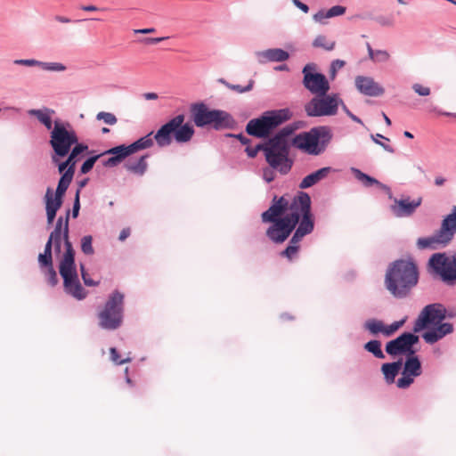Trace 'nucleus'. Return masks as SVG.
Instances as JSON below:
<instances>
[{
	"mask_svg": "<svg viewBox=\"0 0 456 456\" xmlns=\"http://www.w3.org/2000/svg\"><path fill=\"white\" fill-rule=\"evenodd\" d=\"M291 118L292 112L289 109L269 110L265 112L260 118L251 119L246 126V131L250 135L265 138L273 130Z\"/></svg>",
	"mask_w": 456,
	"mask_h": 456,
	"instance_id": "0eeeda50",
	"label": "nucleus"
},
{
	"mask_svg": "<svg viewBox=\"0 0 456 456\" xmlns=\"http://www.w3.org/2000/svg\"><path fill=\"white\" fill-rule=\"evenodd\" d=\"M428 267L446 284L456 283V256L451 258L444 253H435L428 260Z\"/></svg>",
	"mask_w": 456,
	"mask_h": 456,
	"instance_id": "4468645a",
	"label": "nucleus"
},
{
	"mask_svg": "<svg viewBox=\"0 0 456 456\" xmlns=\"http://www.w3.org/2000/svg\"><path fill=\"white\" fill-rule=\"evenodd\" d=\"M419 270L411 260H396L387 268L385 275L386 289L396 298L408 297L418 284Z\"/></svg>",
	"mask_w": 456,
	"mask_h": 456,
	"instance_id": "f03ea898",
	"label": "nucleus"
},
{
	"mask_svg": "<svg viewBox=\"0 0 456 456\" xmlns=\"http://www.w3.org/2000/svg\"><path fill=\"white\" fill-rule=\"evenodd\" d=\"M314 67L307 64L304 67L302 73L304 75L303 85L313 94H325L330 90V83L327 77L318 72H313Z\"/></svg>",
	"mask_w": 456,
	"mask_h": 456,
	"instance_id": "2eb2a0df",
	"label": "nucleus"
},
{
	"mask_svg": "<svg viewBox=\"0 0 456 456\" xmlns=\"http://www.w3.org/2000/svg\"><path fill=\"white\" fill-rule=\"evenodd\" d=\"M93 238L91 235L84 236L81 239V250L86 255H93L94 250L92 245Z\"/></svg>",
	"mask_w": 456,
	"mask_h": 456,
	"instance_id": "c9c22d12",
	"label": "nucleus"
},
{
	"mask_svg": "<svg viewBox=\"0 0 456 456\" xmlns=\"http://www.w3.org/2000/svg\"><path fill=\"white\" fill-rule=\"evenodd\" d=\"M262 220L272 223L266 230V236L276 244L284 242L298 224L289 246L280 253L291 261L297 256L302 239L314 231L311 198L305 192H299L291 201L285 197H274L271 207L262 214Z\"/></svg>",
	"mask_w": 456,
	"mask_h": 456,
	"instance_id": "f257e3e1",
	"label": "nucleus"
},
{
	"mask_svg": "<svg viewBox=\"0 0 456 456\" xmlns=\"http://www.w3.org/2000/svg\"><path fill=\"white\" fill-rule=\"evenodd\" d=\"M69 212L68 211L66 214L65 219L62 217H59L54 230L50 234V239L54 240V247L55 248L60 251L61 250V230L63 229V232L65 231V222L67 218L69 219ZM63 239L65 240V237L63 236Z\"/></svg>",
	"mask_w": 456,
	"mask_h": 456,
	"instance_id": "a878e982",
	"label": "nucleus"
},
{
	"mask_svg": "<svg viewBox=\"0 0 456 456\" xmlns=\"http://www.w3.org/2000/svg\"><path fill=\"white\" fill-rule=\"evenodd\" d=\"M314 47H321L327 51H331L336 45L335 41H329L325 36H318L313 42Z\"/></svg>",
	"mask_w": 456,
	"mask_h": 456,
	"instance_id": "2f4dec72",
	"label": "nucleus"
},
{
	"mask_svg": "<svg viewBox=\"0 0 456 456\" xmlns=\"http://www.w3.org/2000/svg\"><path fill=\"white\" fill-rule=\"evenodd\" d=\"M166 38L167 37H151V38H146L145 42L148 44H158V43L165 40Z\"/></svg>",
	"mask_w": 456,
	"mask_h": 456,
	"instance_id": "69168bd1",
	"label": "nucleus"
},
{
	"mask_svg": "<svg viewBox=\"0 0 456 456\" xmlns=\"http://www.w3.org/2000/svg\"><path fill=\"white\" fill-rule=\"evenodd\" d=\"M263 151L267 163L273 168L278 169L283 175L289 172L292 161L289 159V141H282L280 137L273 136L264 144Z\"/></svg>",
	"mask_w": 456,
	"mask_h": 456,
	"instance_id": "9d476101",
	"label": "nucleus"
},
{
	"mask_svg": "<svg viewBox=\"0 0 456 456\" xmlns=\"http://www.w3.org/2000/svg\"><path fill=\"white\" fill-rule=\"evenodd\" d=\"M264 179L267 182V183H271L272 181H273L274 179V173L273 171L270 170V169H265L264 170Z\"/></svg>",
	"mask_w": 456,
	"mask_h": 456,
	"instance_id": "bf43d9fd",
	"label": "nucleus"
},
{
	"mask_svg": "<svg viewBox=\"0 0 456 456\" xmlns=\"http://www.w3.org/2000/svg\"><path fill=\"white\" fill-rule=\"evenodd\" d=\"M343 100L338 94H318L313 97L305 105V111L308 117H331L338 114Z\"/></svg>",
	"mask_w": 456,
	"mask_h": 456,
	"instance_id": "9b49d317",
	"label": "nucleus"
},
{
	"mask_svg": "<svg viewBox=\"0 0 456 456\" xmlns=\"http://www.w3.org/2000/svg\"><path fill=\"white\" fill-rule=\"evenodd\" d=\"M96 119L102 120L105 124L113 126L117 124L118 118L117 117L110 112L101 111L96 115Z\"/></svg>",
	"mask_w": 456,
	"mask_h": 456,
	"instance_id": "f704fd0d",
	"label": "nucleus"
},
{
	"mask_svg": "<svg viewBox=\"0 0 456 456\" xmlns=\"http://www.w3.org/2000/svg\"><path fill=\"white\" fill-rule=\"evenodd\" d=\"M345 64L346 62L341 60L333 61L330 66L331 76L334 77L336 76L337 71L342 69L345 66Z\"/></svg>",
	"mask_w": 456,
	"mask_h": 456,
	"instance_id": "603ef678",
	"label": "nucleus"
},
{
	"mask_svg": "<svg viewBox=\"0 0 456 456\" xmlns=\"http://www.w3.org/2000/svg\"><path fill=\"white\" fill-rule=\"evenodd\" d=\"M155 28H142V29H135L134 33H140V34H150L154 33Z\"/></svg>",
	"mask_w": 456,
	"mask_h": 456,
	"instance_id": "338daca9",
	"label": "nucleus"
},
{
	"mask_svg": "<svg viewBox=\"0 0 456 456\" xmlns=\"http://www.w3.org/2000/svg\"><path fill=\"white\" fill-rule=\"evenodd\" d=\"M223 83L230 89L233 90V91H236L237 93H240V94H242V93H246V92H248L252 89L253 87V84H254V81L253 80H250L248 84V86H241L240 85H232V84H229V83H226V82H224Z\"/></svg>",
	"mask_w": 456,
	"mask_h": 456,
	"instance_id": "58836bf2",
	"label": "nucleus"
},
{
	"mask_svg": "<svg viewBox=\"0 0 456 456\" xmlns=\"http://www.w3.org/2000/svg\"><path fill=\"white\" fill-rule=\"evenodd\" d=\"M355 86L360 93L368 96H380L385 92L384 88L370 77H356Z\"/></svg>",
	"mask_w": 456,
	"mask_h": 456,
	"instance_id": "aec40b11",
	"label": "nucleus"
},
{
	"mask_svg": "<svg viewBox=\"0 0 456 456\" xmlns=\"http://www.w3.org/2000/svg\"><path fill=\"white\" fill-rule=\"evenodd\" d=\"M184 122L183 115H177L167 123L163 125L154 135V139L159 147H166L171 144L174 131Z\"/></svg>",
	"mask_w": 456,
	"mask_h": 456,
	"instance_id": "a211bd4d",
	"label": "nucleus"
},
{
	"mask_svg": "<svg viewBox=\"0 0 456 456\" xmlns=\"http://www.w3.org/2000/svg\"><path fill=\"white\" fill-rule=\"evenodd\" d=\"M80 271H81V276L84 281V283L86 286H97L99 282L94 281L88 275V273L85 270V266L83 265H80Z\"/></svg>",
	"mask_w": 456,
	"mask_h": 456,
	"instance_id": "8fccbe9b",
	"label": "nucleus"
},
{
	"mask_svg": "<svg viewBox=\"0 0 456 456\" xmlns=\"http://www.w3.org/2000/svg\"><path fill=\"white\" fill-rule=\"evenodd\" d=\"M456 233V206L452 208V213L447 215L442 221L441 227L433 235L419 238L417 247L419 249H437L447 246Z\"/></svg>",
	"mask_w": 456,
	"mask_h": 456,
	"instance_id": "1a4fd4ad",
	"label": "nucleus"
},
{
	"mask_svg": "<svg viewBox=\"0 0 456 456\" xmlns=\"http://www.w3.org/2000/svg\"><path fill=\"white\" fill-rule=\"evenodd\" d=\"M104 154L111 155V157L107 159L102 160V165L107 167H117L120 164L126 157H128V153L126 149H125V145H119L114 148H111L104 152Z\"/></svg>",
	"mask_w": 456,
	"mask_h": 456,
	"instance_id": "4be33fe9",
	"label": "nucleus"
},
{
	"mask_svg": "<svg viewBox=\"0 0 456 456\" xmlns=\"http://www.w3.org/2000/svg\"><path fill=\"white\" fill-rule=\"evenodd\" d=\"M404 322H405V319H403L401 321L395 322H393L392 324H390L388 326H385L384 325L383 334L385 336H387V337L391 336L396 330H398L404 324Z\"/></svg>",
	"mask_w": 456,
	"mask_h": 456,
	"instance_id": "e433bc0d",
	"label": "nucleus"
},
{
	"mask_svg": "<svg viewBox=\"0 0 456 456\" xmlns=\"http://www.w3.org/2000/svg\"><path fill=\"white\" fill-rule=\"evenodd\" d=\"M110 354L111 361L118 365H120V364H123L126 362H129L132 361V359L130 357H126L125 359H120V355L115 347H111L110 349Z\"/></svg>",
	"mask_w": 456,
	"mask_h": 456,
	"instance_id": "a19ab883",
	"label": "nucleus"
},
{
	"mask_svg": "<svg viewBox=\"0 0 456 456\" xmlns=\"http://www.w3.org/2000/svg\"><path fill=\"white\" fill-rule=\"evenodd\" d=\"M340 106H342V109L346 113V115L348 117H350L352 118V120L357 122V123H362L361 119L359 118H357L356 116H354L348 109L347 107L345 105V103L343 102V104H340Z\"/></svg>",
	"mask_w": 456,
	"mask_h": 456,
	"instance_id": "13d9d810",
	"label": "nucleus"
},
{
	"mask_svg": "<svg viewBox=\"0 0 456 456\" xmlns=\"http://www.w3.org/2000/svg\"><path fill=\"white\" fill-rule=\"evenodd\" d=\"M328 18H329L328 11L327 12L320 11L314 15V20L318 22H322L324 19H328Z\"/></svg>",
	"mask_w": 456,
	"mask_h": 456,
	"instance_id": "4d7b16f0",
	"label": "nucleus"
},
{
	"mask_svg": "<svg viewBox=\"0 0 456 456\" xmlns=\"http://www.w3.org/2000/svg\"><path fill=\"white\" fill-rule=\"evenodd\" d=\"M88 150V146L84 143H79L78 142L74 143V145L71 147V150L69 152H71L74 156L77 158L79 157L80 154Z\"/></svg>",
	"mask_w": 456,
	"mask_h": 456,
	"instance_id": "09e8293b",
	"label": "nucleus"
},
{
	"mask_svg": "<svg viewBox=\"0 0 456 456\" xmlns=\"http://www.w3.org/2000/svg\"><path fill=\"white\" fill-rule=\"evenodd\" d=\"M125 296L118 290L113 291L105 305L98 313L99 326L104 330H114L123 322Z\"/></svg>",
	"mask_w": 456,
	"mask_h": 456,
	"instance_id": "6e6552de",
	"label": "nucleus"
},
{
	"mask_svg": "<svg viewBox=\"0 0 456 456\" xmlns=\"http://www.w3.org/2000/svg\"><path fill=\"white\" fill-rule=\"evenodd\" d=\"M194 134V129L190 124H182L174 131V138L177 142H187Z\"/></svg>",
	"mask_w": 456,
	"mask_h": 456,
	"instance_id": "393cba45",
	"label": "nucleus"
},
{
	"mask_svg": "<svg viewBox=\"0 0 456 456\" xmlns=\"http://www.w3.org/2000/svg\"><path fill=\"white\" fill-rule=\"evenodd\" d=\"M345 12H346L345 7L340 6V5H335L328 11V16H329V18L339 16V15L344 14Z\"/></svg>",
	"mask_w": 456,
	"mask_h": 456,
	"instance_id": "3c124183",
	"label": "nucleus"
},
{
	"mask_svg": "<svg viewBox=\"0 0 456 456\" xmlns=\"http://www.w3.org/2000/svg\"><path fill=\"white\" fill-rule=\"evenodd\" d=\"M72 179L73 176L70 175L69 172L64 173L58 183V186L54 195L53 190L51 188H47L45 195V201L47 223L49 224H51L53 222L57 211L61 207L62 198L67 189L69 188L70 183L72 182Z\"/></svg>",
	"mask_w": 456,
	"mask_h": 456,
	"instance_id": "ddd939ff",
	"label": "nucleus"
},
{
	"mask_svg": "<svg viewBox=\"0 0 456 456\" xmlns=\"http://www.w3.org/2000/svg\"><path fill=\"white\" fill-rule=\"evenodd\" d=\"M418 341V336L409 332H404L395 339L387 343L386 352L393 356L404 353H410L409 354H413L414 351L412 350V346Z\"/></svg>",
	"mask_w": 456,
	"mask_h": 456,
	"instance_id": "dca6fc26",
	"label": "nucleus"
},
{
	"mask_svg": "<svg viewBox=\"0 0 456 456\" xmlns=\"http://www.w3.org/2000/svg\"><path fill=\"white\" fill-rule=\"evenodd\" d=\"M38 262L41 267H50L53 266V256L52 254L44 252L39 254Z\"/></svg>",
	"mask_w": 456,
	"mask_h": 456,
	"instance_id": "c03bdc74",
	"label": "nucleus"
},
{
	"mask_svg": "<svg viewBox=\"0 0 456 456\" xmlns=\"http://www.w3.org/2000/svg\"><path fill=\"white\" fill-rule=\"evenodd\" d=\"M45 276L51 286H55L58 283V277L53 265L46 268Z\"/></svg>",
	"mask_w": 456,
	"mask_h": 456,
	"instance_id": "ea45409f",
	"label": "nucleus"
},
{
	"mask_svg": "<svg viewBox=\"0 0 456 456\" xmlns=\"http://www.w3.org/2000/svg\"><path fill=\"white\" fill-rule=\"evenodd\" d=\"M292 2L297 8H299L305 13L308 12L309 7L305 4L300 2L299 0H292Z\"/></svg>",
	"mask_w": 456,
	"mask_h": 456,
	"instance_id": "052dcab7",
	"label": "nucleus"
},
{
	"mask_svg": "<svg viewBox=\"0 0 456 456\" xmlns=\"http://www.w3.org/2000/svg\"><path fill=\"white\" fill-rule=\"evenodd\" d=\"M14 64L33 67V66H38L39 61H37L34 59H28V60L20 59V60H15Z\"/></svg>",
	"mask_w": 456,
	"mask_h": 456,
	"instance_id": "864d4df0",
	"label": "nucleus"
},
{
	"mask_svg": "<svg viewBox=\"0 0 456 456\" xmlns=\"http://www.w3.org/2000/svg\"><path fill=\"white\" fill-rule=\"evenodd\" d=\"M332 171H333V169L330 167H322V168L306 175L300 182L299 188L300 189H307V188L314 186L320 181L326 178Z\"/></svg>",
	"mask_w": 456,
	"mask_h": 456,
	"instance_id": "5701e85b",
	"label": "nucleus"
},
{
	"mask_svg": "<svg viewBox=\"0 0 456 456\" xmlns=\"http://www.w3.org/2000/svg\"><path fill=\"white\" fill-rule=\"evenodd\" d=\"M151 134L152 133H150L147 135L140 138L136 142H133L132 144L125 146V149H126L128 155H131L136 152L137 151L147 149L152 146L153 139L151 137Z\"/></svg>",
	"mask_w": 456,
	"mask_h": 456,
	"instance_id": "bb28decb",
	"label": "nucleus"
},
{
	"mask_svg": "<svg viewBox=\"0 0 456 456\" xmlns=\"http://www.w3.org/2000/svg\"><path fill=\"white\" fill-rule=\"evenodd\" d=\"M147 156H142L137 161L128 162L126 164V168L134 174L143 175L147 169Z\"/></svg>",
	"mask_w": 456,
	"mask_h": 456,
	"instance_id": "c756f323",
	"label": "nucleus"
},
{
	"mask_svg": "<svg viewBox=\"0 0 456 456\" xmlns=\"http://www.w3.org/2000/svg\"><path fill=\"white\" fill-rule=\"evenodd\" d=\"M378 138H382V139H385L387 141H389L388 138L383 136L382 134H377L375 135H371V139L374 141L375 143L380 145L385 151H387V152H390V153H394L395 152V150L393 147H391L390 145L388 144H386L384 142H379V139Z\"/></svg>",
	"mask_w": 456,
	"mask_h": 456,
	"instance_id": "49530a36",
	"label": "nucleus"
},
{
	"mask_svg": "<svg viewBox=\"0 0 456 456\" xmlns=\"http://www.w3.org/2000/svg\"><path fill=\"white\" fill-rule=\"evenodd\" d=\"M263 147H264V144H257L254 148L247 147L246 148V152H247L248 157L254 158V157L256 156V154H257V152L259 151H263Z\"/></svg>",
	"mask_w": 456,
	"mask_h": 456,
	"instance_id": "6e6d98bb",
	"label": "nucleus"
},
{
	"mask_svg": "<svg viewBox=\"0 0 456 456\" xmlns=\"http://www.w3.org/2000/svg\"><path fill=\"white\" fill-rule=\"evenodd\" d=\"M402 366V362L397 361L391 363H384L381 367L382 372L387 383L391 384L395 381Z\"/></svg>",
	"mask_w": 456,
	"mask_h": 456,
	"instance_id": "cd10ccee",
	"label": "nucleus"
},
{
	"mask_svg": "<svg viewBox=\"0 0 456 456\" xmlns=\"http://www.w3.org/2000/svg\"><path fill=\"white\" fill-rule=\"evenodd\" d=\"M67 169H69V166H68V164L65 161L59 163V165H58V171H59L60 174H61V175L64 174V172Z\"/></svg>",
	"mask_w": 456,
	"mask_h": 456,
	"instance_id": "e2e57ef3",
	"label": "nucleus"
},
{
	"mask_svg": "<svg viewBox=\"0 0 456 456\" xmlns=\"http://www.w3.org/2000/svg\"><path fill=\"white\" fill-rule=\"evenodd\" d=\"M444 183H445V179L444 177H442V176H436L435 178V184L436 186H442V185L444 184Z\"/></svg>",
	"mask_w": 456,
	"mask_h": 456,
	"instance_id": "774afa93",
	"label": "nucleus"
},
{
	"mask_svg": "<svg viewBox=\"0 0 456 456\" xmlns=\"http://www.w3.org/2000/svg\"><path fill=\"white\" fill-rule=\"evenodd\" d=\"M394 204L390 208L393 214L397 217L409 216L412 215L417 208L421 205L422 199L418 198L411 200L409 197L404 199H393Z\"/></svg>",
	"mask_w": 456,
	"mask_h": 456,
	"instance_id": "6ab92c4d",
	"label": "nucleus"
},
{
	"mask_svg": "<svg viewBox=\"0 0 456 456\" xmlns=\"http://www.w3.org/2000/svg\"><path fill=\"white\" fill-rule=\"evenodd\" d=\"M446 318V309L441 304H430L426 305L413 326L414 332L420 330L433 325L436 326L433 330H428L423 334L424 340L428 344H434L444 336L451 334L453 331L452 324L442 322Z\"/></svg>",
	"mask_w": 456,
	"mask_h": 456,
	"instance_id": "7ed1b4c3",
	"label": "nucleus"
},
{
	"mask_svg": "<svg viewBox=\"0 0 456 456\" xmlns=\"http://www.w3.org/2000/svg\"><path fill=\"white\" fill-rule=\"evenodd\" d=\"M389 59L390 54L388 53V52L385 50H376L372 61L377 62H385L387 61Z\"/></svg>",
	"mask_w": 456,
	"mask_h": 456,
	"instance_id": "a18cd8bd",
	"label": "nucleus"
},
{
	"mask_svg": "<svg viewBox=\"0 0 456 456\" xmlns=\"http://www.w3.org/2000/svg\"><path fill=\"white\" fill-rule=\"evenodd\" d=\"M191 118L198 127L212 125L216 129L226 126L230 116L223 110H209L206 104L195 103L191 106Z\"/></svg>",
	"mask_w": 456,
	"mask_h": 456,
	"instance_id": "f8f14e48",
	"label": "nucleus"
},
{
	"mask_svg": "<svg viewBox=\"0 0 456 456\" xmlns=\"http://www.w3.org/2000/svg\"><path fill=\"white\" fill-rule=\"evenodd\" d=\"M260 55L270 61H284L289 57L286 51L279 48L268 49L262 52Z\"/></svg>",
	"mask_w": 456,
	"mask_h": 456,
	"instance_id": "c85d7f7f",
	"label": "nucleus"
},
{
	"mask_svg": "<svg viewBox=\"0 0 456 456\" xmlns=\"http://www.w3.org/2000/svg\"><path fill=\"white\" fill-rule=\"evenodd\" d=\"M53 244H54V240L49 238L48 241L45 244L44 252L52 254V246H53Z\"/></svg>",
	"mask_w": 456,
	"mask_h": 456,
	"instance_id": "0e129e2a",
	"label": "nucleus"
},
{
	"mask_svg": "<svg viewBox=\"0 0 456 456\" xmlns=\"http://www.w3.org/2000/svg\"><path fill=\"white\" fill-rule=\"evenodd\" d=\"M38 67L48 71H64L66 69V66L60 62L39 61Z\"/></svg>",
	"mask_w": 456,
	"mask_h": 456,
	"instance_id": "473e14b6",
	"label": "nucleus"
},
{
	"mask_svg": "<svg viewBox=\"0 0 456 456\" xmlns=\"http://www.w3.org/2000/svg\"><path fill=\"white\" fill-rule=\"evenodd\" d=\"M351 173L354 175L355 179H357L365 187H371V186H379L380 189H382L389 197V199H393L391 189L379 182L377 179L364 174L360 169L352 167Z\"/></svg>",
	"mask_w": 456,
	"mask_h": 456,
	"instance_id": "412c9836",
	"label": "nucleus"
},
{
	"mask_svg": "<svg viewBox=\"0 0 456 456\" xmlns=\"http://www.w3.org/2000/svg\"><path fill=\"white\" fill-rule=\"evenodd\" d=\"M102 154H99V155H96V156H94V157H91L89 159H87L82 165L81 167V173L82 174H87L89 171H91V169L93 168L94 163L96 162V160L102 156Z\"/></svg>",
	"mask_w": 456,
	"mask_h": 456,
	"instance_id": "79ce46f5",
	"label": "nucleus"
},
{
	"mask_svg": "<svg viewBox=\"0 0 456 456\" xmlns=\"http://www.w3.org/2000/svg\"><path fill=\"white\" fill-rule=\"evenodd\" d=\"M130 228H124L121 232H120V234H119V240L121 241H124L127 237H129L130 235Z\"/></svg>",
	"mask_w": 456,
	"mask_h": 456,
	"instance_id": "680f3d73",
	"label": "nucleus"
},
{
	"mask_svg": "<svg viewBox=\"0 0 456 456\" xmlns=\"http://www.w3.org/2000/svg\"><path fill=\"white\" fill-rule=\"evenodd\" d=\"M78 137L73 126L69 122L61 119L53 121V127L50 132L49 143L53 151L52 160L57 163L60 158L66 157Z\"/></svg>",
	"mask_w": 456,
	"mask_h": 456,
	"instance_id": "423d86ee",
	"label": "nucleus"
},
{
	"mask_svg": "<svg viewBox=\"0 0 456 456\" xmlns=\"http://www.w3.org/2000/svg\"><path fill=\"white\" fill-rule=\"evenodd\" d=\"M364 349L373 354V355L379 359L385 358V355L381 350V343L378 340H370L364 345Z\"/></svg>",
	"mask_w": 456,
	"mask_h": 456,
	"instance_id": "7c9ffc66",
	"label": "nucleus"
},
{
	"mask_svg": "<svg viewBox=\"0 0 456 456\" xmlns=\"http://www.w3.org/2000/svg\"><path fill=\"white\" fill-rule=\"evenodd\" d=\"M422 368L417 355L409 354L403 366V377L397 379L396 385L399 388H407L414 381V378L420 376Z\"/></svg>",
	"mask_w": 456,
	"mask_h": 456,
	"instance_id": "f3484780",
	"label": "nucleus"
},
{
	"mask_svg": "<svg viewBox=\"0 0 456 456\" xmlns=\"http://www.w3.org/2000/svg\"><path fill=\"white\" fill-rule=\"evenodd\" d=\"M413 91L420 96H428L430 94L431 90L428 86L416 83L412 85Z\"/></svg>",
	"mask_w": 456,
	"mask_h": 456,
	"instance_id": "de8ad7c7",
	"label": "nucleus"
},
{
	"mask_svg": "<svg viewBox=\"0 0 456 456\" xmlns=\"http://www.w3.org/2000/svg\"><path fill=\"white\" fill-rule=\"evenodd\" d=\"M366 329L372 334L383 333L384 323L378 320H370L365 323Z\"/></svg>",
	"mask_w": 456,
	"mask_h": 456,
	"instance_id": "72a5a7b5",
	"label": "nucleus"
},
{
	"mask_svg": "<svg viewBox=\"0 0 456 456\" xmlns=\"http://www.w3.org/2000/svg\"><path fill=\"white\" fill-rule=\"evenodd\" d=\"M331 139L330 128L320 126L295 135L291 145L305 153L318 156L325 151Z\"/></svg>",
	"mask_w": 456,
	"mask_h": 456,
	"instance_id": "39448f33",
	"label": "nucleus"
},
{
	"mask_svg": "<svg viewBox=\"0 0 456 456\" xmlns=\"http://www.w3.org/2000/svg\"><path fill=\"white\" fill-rule=\"evenodd\" d=\"M296 129L297 126L289 125L281 129L274 136L280 137L282 141H289V136L291 135Z\"/></svg>",
	"mask_w": 456,
	"mask_h": 456,
	"instance_id": "4c0bfd02",
	"label": "nucleus"
},
{
	"mask_svg": "<svg viewBox=\"0 0 456 456\" xmlns=\"http://www.w3.org/2000/svg\"><path fill=\"white\" fill-rule=\"evenodd\" d=\"M28 114L36 117L38 121L45 126L46 129L52 131L53 127V122L52 120V116L54 114L53 110H30Z\"/></svg>",
	"mask_w": 456,
	"mask_h": 456,
	"instance_id": "b1692460",
	"label": "nucleus"
},
{
	"mask_svg": "<svg viewBox=\"0 0 456 456\" xmlns=\"http://www.w3.org/2000/svg\"><path fill=\"white\" fill-rule=\"evenodd\" d=\"M65 252L62 255L60 263V274L63 279V285L68 293L72 295L77 299H84L87 292L82 287L78 281L76 264H75V250L71 242L68 240V219L65 222Z\"/></svg>",
	"mask_w": 456,
	"mask_h": 456,
	"instance_id": "20e7f679",
	"label": "nucleus"
},
{
	"mask_svg": "<svg viewBox=\"0 0 456 456\" xmlns=\"http://www.w3.org/2000/svg\"><path fill=\"white\" fill-rule=\"evenodd\" d=\"M78 158H77L76 156H74L71 152H69L68 154V158L67 159L65 160V162L68 164L69 166V169H67L64 173H68L69 172L70 173V175L74 176V174H75V168H76V164L77 162L78 161Z\"/></svg>",
	"mask_w": 456,
	"mask_h": 456,
	"instance_id": "37998d69",
	"label": "nucleus"
},
{
	"mask_svg": "<svg viewBox=\"0 0 456 456\" xmlns=\"http://www.w3.org/2000/svg\"><path fill=\"white\" fill-rule=\"evenodd\" d=\"M80 209V201H79V190H77L74 204H73V209H72V216L76 218L78 216V212Z\"/></svg>",
	"mask_w": 456,
	"mask_h": 456,
	"instance_id": "5fc2aeb1",
	"label": "nucleus"
}]
</instances>
